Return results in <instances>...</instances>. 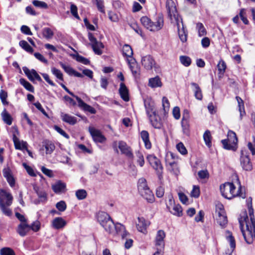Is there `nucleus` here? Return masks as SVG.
Here are the masks:
<instances>
[{
  "label": "nucleus",
  "mask_w": 255,
  "mask_h": 255,
  "mask_svg": "<svg viewBox=\"0 0 255 255\" xmlns=\"http://www.w3.org/2000/svg\"><path fill=\"white\" fill-rule=\"evenodd\" d=\"M8 207L6 204H0V208L3 214L7 216H10L12 215V211Z\"/></svg>",
  "instance_id": "49"
},
{
  "label": "nucleus",
  "mask_w": 255,
  "mask_h": 255,
  "mask_svg": "<svg viewBox=\"0 0 255 255\" xmlns=\"http://www.w3.org/2000/svg\"><path fill=\"white\" fill-rule=\"evenodd\" d=\"M89 131L92 136L94 141L96 142L103 143L106 140V137L101 133L100 130L92 127H89Z\"/></svg>",
  "instance_id": "14"
},
{
  "label": "nucleus",
  "mask_w": 255,
  "mask_h": 255,
  "mask_svg": "<svg viewBox=\"0 0 255 255\" xmlns=\"http://www.w3.org/2000/svg\"><path fill=\"white\" fill-rule=\"evenodd\" d=\"M137 157V162L140 167H142L144 164V159L142 153L139 151L135 152Z\"/></svg>",
  "instance_id": "48"
},
{
  "label": "nucleus",
  "mask_w": 255,
  "mask_h": 255,
  "mask_svg": "<svg viewBox=\"0 0 255 255\" xmlns=\"http://www.w3.org/2000/svg\"><path fill=\"white\" fill-rule=\"evenodd\" d=\"M180 62L185 66H189L191 63V60L190 58L187 56H180Z\"/></svg>",
  "instance_id": "51"
},
{
  "label": "nucleus",
  "mask_w": 255,
  "mask_h": 255,
  "mask_svg": "<svg viewBox=\"0 0 255 255\" xmlns=\"http://www.w3.org/2000/svg\"><path fill=\"white\" fill-rule=\"evenodd\" d=\"M217 68L219 71V78H222L227 68L226 63L223 60L221 59L220 60L217 65Z\"/></svg>",
  "instance_id": "34"
},
{
  "label": "nucleus",
  "mask_w": 255,
  "mask_h": 255,
  "mask_svg": "<svg viewBox=\"0 0 255 255\" xmlns=\"http://www.w3.org/2000/svg\"><path fill=\"white\" fill-rule=\"evenodd\" d=\"M43 143L46 149V154H51L54 150L55 146L51 141L45 140L43 142Z\"/></svg>",
  "instance_id": "37"
},
{
  "label": "nucleus",
  "mask_w": 255,
  "mask_h": 255,
  "mask_svg": "<svg viewBox=\"0 0 255 255\" xmlns=\"http://www.w3.org/2000/svg\"><path fill=\"white\" fill-rule=\"evenodd\" d=\"M96 2L98 9L101 12L104 13L105 11L104 9L103 0H96Z\"/></svg>",
  "instance_id": "62"
},
{
  "label": "nucleus",
  "mask_w": 255,
  "mask_h": 255,
  "mask_svg": "<svg viewBox=\"0 0 255 255\" xmlns=\"http://www.w3.org/2000/svg\"><path fill=\"white\" fill-rule=\"evenodd\" d=\"M148 116L151 124L154 128L159 129L161 128V120L159 116L156 114L155 112Z\"/></svg>",
  "instance_id": "19"
},
{
  "label": "nucleus",
  "mask_w": 255,
  "mask_h": 255,
  "mask_svg": "<svg viewBox=\"0 0 255 255\" xmlns=\"http://www.w3.org/2000/svg\"><path fill=\"white\" fill-rule=\"evenodd\" d=\"M165 162L168 169L170 172L176 176H177L179 174V169L177 162L175 161L174 156L173 153L169 152L166 153Z\"/></svg>",
  "instance_id": "6"
},
{
  "label": "nucleus",
  "mask_w": 255,
  "mask_h": 255,
  "mask_svg": "<svg viewBox=\"0 0 255 255\" xmlns=\"http://www.w3.org/2000/svg\"><path fill=\"white\" fill-rule=\"evenodd\" d=\"M119 148L122 154L126 155L128 158L131 159L133 158V155L130 147L125 141H119Z\"/></svg>",
  "instance_id": "17"
},
{
  "label": "nucleus",
  "mask_w": 255,
  "mask_h": 255,
  "mask_svg": "<svg viewBox=\"0 0 255 255\" xmlns=\"http://www.w3.org/2000/svg\"><path fill=\"white\" fill-rule=\"evenodd\" d=\"M175 21L177 27L178 35L180 40L182 42H186L187 40L188 32L187 30L185 29V27L183 23L182 18H180L179 21L175 20Z\"/></svg>",
  "instance_id": "11"
},
{
  "label": "nucleus",
  "mask_w": 255,
  "mask_h": 255,
  "mask_svg": "<svg viewBox=\"0 0 255 255\" xmlns=\"http://www.w3.org/2000/svg\"><path fill=\"white\" fill-rule=\"evenodd\" d=\"M139 193L148 202L153 203L154 201V195L149 188L143 190Z\"/></svg>",
  "instance_id": "24"
},
{
  "label": "nucleus",
  "mask_w": 255,
  "mask_h": 255,
  "mask_svg": "<svg viewBox=\"0 0 255 255\" xmlns=\"http://www.w3.org/2000/svg\"><path fill=\"white\" fill-rule=\"evenodd\" d=\"M119 93L122 99L126 102L129 101L128 91L123 83L120 84Z\"/></svg>",
  "instance_id": "28"
},
{
  "label": "nucleus",
  "mask_w": 255,
  "mask_h": 255,
  "mask_svg": "<svg viewBox=\"0 0 255 255\" xmlns=\"http://www.w3.org/2000/svg\"><path fill=\"white\" fill-rule=\"evenodd\" d=\"M13 197L11 194L5 190L0 189V204H6L10 206L12 203Z\"/></svg>",
  "instance_id": "13"
},
{
  "label": "nucleus",
  "mask_w": 255,
  "mask_h": 255,
  "mask_svg": "<svg viewBox=\"0 0 255 255\" xmlns=\"http://www.w3.org/2000/svg\"><path fill=\"white\" fill-rule=\"evenodd\" d=\"M88 39L90 41V44L94 52L96 54L99 55H101L102 54L101 49L103 48L104 47L103 44L101 42L98 41L91 32H89L88 33Z\"/></svg>",
  "instance_id": "10"
},
{
  "label": "nucleus",
  "mask_w": 255,
  "mask_h": 255,
  "mask_svg": "<svg viewBox=\"0 0 255 255\" xmlns=\"http://www.w3.org/2000/svg\"><path fill=\"white\" fill-rule=\"evenodd\" d=\"M1 115L2 120L5 124L9 126L12 124V118L5 109L1 113Z\"/></svg>",
  "instance_id": "38"
},
{
  "label": "nucleus",
  "mask_w": 255,
  "mask_h": 255,
  "mask_svg": "<svg viewBox=\"0 0 255 255\" xmlns=\"http://www.w3.org/2000/svg\"><path fill=\"white\" fill-rule=\"evenodd\" d=\"M236 99L238 102L239 111L240 112L241 119H242V117L246 114L245 111L244 103L243 100L239 96H236Z\"/></svg>",
  "instance_id": "39"
},
{
  "label": "nucleus",
  "mask_w": 255,
  "mask_h": 255,
  "mask_svg": "<svg viewBox=\"0 0 255 255\" xmlns=\"http://www.w3.org/2000/svg\"><path fill=\"white\" fill-rule=\"evenodd\" d=\"M65 187V184L61 182H58L52 186V190L56 193L62 192Z\"/></svg>",
  "instance_id": "40"
},
{
  "label": "nucleus",
  "mask_w": 255,
  "mask_h": 255,
  "mask_svg": "<svg viewBox=\"0 0 255 255\" xmlns=\"http://www.w3.org/2000/svg\"><path fill=\"white\" fill-rule=\"evenodd\" d=\"M0 255H15V254L12 249L4 247L0 250Z\"/></svg>",
  "instance_id": "47"
},
{
  "label": "nucleus",
  "mask_w": 255,
  "mask_h": 255,
  "mask_svg": "<svg viewBox=\"0 0 255 255\" xmlns=\"http://www.w3.org/2000/svg\"><path fill=\"white\" fill-rule=\"evenodd\" d=\"M19 83L22 85L27 91L34 93V88L33 86L28 81L23 78H21L19 80Z\"/></svg>",
  "instance_id": "41"
},
{
  "label": "nucleus",
  "mask_w": 255,
  "mask_h": 255,
  "mask_svg": "<svg viewBox=\"0 0 255 255\" xmlns=\"http://www.w3.org/2000/svg\"><path fill=\"white\" fill-rule=\"evenodd\" d=\"M192 91L194 92V96L197 100H201L203 98L202 92L199 85L196 83H191Z\"/></svg>",
  "instance_id": "25"
},
{
  "label": "nucleus",
  "mask_w": 255,
  "mask_h": 255,
  "mask_svg": "<svg viewBox=\"0 0 255 255\" xmlns=\"http://www.w3.org/2000/svg\"><path fill=\"white\" fill-rule=\"evenodd\" d=\"M66 204L65 201H60L56 204V207L60 212L64 211L66 209Z\"/></svg>",
  "instance_id": "61"
},
{
  "label": "nucleus",
  "mask_w": 255,
  "mask_h": 255,
  "mask_svg": "<svg viewBox=\"0 0 255 255\" xmlns=\"http://www.w3.org/2000/svg\"><path fill=\"white\" fill-rule=\"evenodd\" d=\"M137 187L138 192L149 188L147 185L146 180L145 178H141L138 180Z\"/></svg>",
  "instance_id": "42"
},
{
  "label": "nucleus",
  "mask_w": 255,
  "mask_h": 255,
  "mask_svg": "<svg viewBox=\"0 0 255 255\" xmlns=\"http://www.w3.org/2000/svg\"><path fill=\"white\" fill-rule=\"evenodd\" d=\"M51 72L52 74L54 75L58 79L61 81H63V74L60 70L53 67L51 69Z\"/></svg>",
  "instance_id": "57"
},
{
  "label": "nucleus",
  "mask_w": 255,
  "mask_h": 255,
  "mask_svg": "<svg viewBox=\"0 0 255 255\" xmlns=\"http://www.w3.org/2000/svg\"><path fill=\"white\" fill-rule=\"evenodd\" d=\"M32 4L36 7L45 9L48 8L47 4L44 1L35 0L32 1Z\"/></svg>",
  "instance_id": "53"
},
{
  "label": "nucleus",
  "mask_w": 255,
  "mask_h": 255,
  "mask_svg": "<svg viewBox=\"0 0 255 255\" xmlns=\"http://www.w3.org/2000/svg\"><path fill=\"white\" fill-rule=\"evenodd\" d=\"M176 148L181 154L183 155L187 154V150L182 142H180L178 143L176 145Z\"/></svg>",
  "instance_id": "52"
},
{
  "label": "nucleus",
  "mask_w": 255,
  "mask_h": 255,
  "mask_svg": "<svg viewBox=\"0 0 255 255\" xmlns=\"http://www.w3.org/2000/svg\"><path fill=\"white\" fill-rule=\"evenodd\" d=\"M149 225L148 221H146L143 217H138V222L136 223L137 230L141 232L145 231Z\"/></svg>",
  "instance_id": "27"
},
{
  "label": "nucleus",
  "mask_w": 255,
  "mask_h": 255,
  "mask_svg": "<svg viewBox=\"0 0 255 255\" xmlns=\"http://www.w3.org/2000/svg\"><path fill=\"white\" fill-rule=\"evenodd\" d=\"M140 136L144 143V145L147 149H150L151 144L149 139V133L146 130H142L140 132Z\"/></svg>",
  "instance_id": "32"
},
{
  "label": "nucleus",
  "mask_w": 255,
  "mask_h": 255,
  "mask_svg": "<svg viewBox=\"0 0 255 255\" xmlns=\"http://www.w3.org/2000/svg\"><path fill=\"white\" fill-rule=\"evenodd\" d=\"M30 231V225L26 223L19 224L16 229L17 233L21 237L25 236Z\"/></svg>",
  "instance_id": "22"
},
{
  "label": "nucleus",
  "mask_w": 255,
  "mask_h": 255,
  "mask_svg": "<svg viewBox=\"0 0 255 255\" xmlns=\"http://www.w3.org/2000/svg\"><path fill=\"white\" fill-rule=\"evenodd\" d=\"M189 118L188 112L187 110L184 111L182 116L181 126L184 133L186 135L189 133Z\"/></svg>",
  "instance_id": "18"
},
{
  "label": "nucleus",
  "mask_w": 255,
  "mask_h": 255,
  "mask_svg": "<svg viewBox=\"0 0 255 255\" xmlns=\"http://www.w3.org/2000/svg\"><path fill=\"white\" fill-rule=\"evenodd\" d=\"M140 21L142 24L149 29L150 31H158L161 29L164 24L163 18L162 15H159L156 19V21L153 22L151 21L147 16H142L140 18Z\"/></svg>",
  "instance_id": "2"
},
{
  "label": "nucleus",
  "mask_w": 255,
  "mask_h": 255,
  "mask_svg": "<svg viewBox=\"0 0 255 255\" xmlns=\"http://www.w3.org/2000/svg\"><path fill=\"white\" fill-rule=\"evenodd\" d=\"M148 86L152 88L160 87L162 86V82L158 76L150 78L149 79Z\"/></svg>",
  "instance_id": "33"
},
{
  "label": "nucleus",
  "mask_w": 255,
  "mask_h": 255,
  "mask_svg": "<svg viewBox=\"0 0 255 255\" xmlns=\"http://www.w3.org/2000/svg\"><path fill=\"white\" fill-rule=\"evenodd\" d=\"M76 196L78 200H81L85 199L87 196V193L84 189H79L76 192Z\"/></svg>",
  "instance_id": "46"
},
{
  "label": "nucleus",
  "mask_w": 255,
  "mask_h": 255,
  "mask_svg": "<svg viewBox=\"0 0 255 255\" xmlns=\"http://www.w3.org/2000/svg\"><path fill=\"white\" fill-rule=\"evenodd\" d=\"M203 139L205 144L208 147H211L212 146V136L211 132L209 130H206L203 134Z\"/></svg>",
  "instance_id": "36"
},
{
  "label": "nucleus",
  "mask_w": 255,
  "mask_h": 255,
  "mask_svg": "<svg viewBox=\"0 0 255 255\" xmlns=\"http://www.w3.org/2000/svg\"><path fill=\"white\" fill-rule=\"evenodd\" d=\"M42 35L45 38L49 39L52 38L54 33L50 28L45 27L42 30Z\"/></svg>",
  "instance_id": "43"
},
{
  "label": "nucleus",
  "mask_w": 255,
  "mask_h": 255,
  "mask_svg": "<svg viewBox=\"0 0 255 255\" xmlns=\"http://www.w3.org/2000/svg\"><path fill=\"white\" fill-rule=\"evenodd\" d=\"M123 55L127 57H130L133 54L131 47L128 44H125L123 48Z\"/></svg>",
  "instance_id": "44"
},
{
  "label": "nucleus",
  "mask_w": 255,
  "mask_h": 255,
  "mask_svg": "<svg viewBox=\"0 0 255 255\" xmlns=\"http://www.w3.org/2000/svg\"><path fill=\"white\" fill-rule=\"evenodd\" d=\"M97 219L105 231H110L114 226V223L110 216L106 212H100L98 214Z\"/></svg>",
  "instance_id": "5"
},
{
  "label": "nucleus",
  "mask_w": 255,
  "mask_h": 255,
  "mask_svg": "<svg viewBox=\"0 0 255 255\" xmlns=\"http://www.w3.org/2000/svg\"><path fill=\"white\" fill-rule=\"evenodd\" d=\"M22 69L28 79L31 82H33L35 79L39 82H42V79L34 69L30 70L26 67H23Z\"/></svg>",
  "instance_id": "15"
},
{
  "label": "nucleus",
  "mask_w": 255,
  "mask_h": 255,
  "mask_svg": "<svg viewBox=\"0 0 255 255\" xmlns=\"http://www.w3.org/2000/svg\"><path fill=\"white\" fill-rule=\"evenodd\" d=\"M62 120L70 125H74L77 123L76 118L71 116L68 114L62 113L61 114Z\"/></svg>",
  "instance_id": "30"
},
{
  "label": "nucleus",
  "mask_w": 255,
  "mask_h": 255,
  "mask_svg": "<svg viewBox=\"0 0 255 255\" xmlns=\"http://www.w3.org/2000/svg\"><path fill=\"white\" fill-rule=\"evenodd\" d=\"M147 160L150 165L156 171L159 178H160L162 176L163 167L159 159L153 155H148L147 156Z\"/></svg>",
  "instance_id": "8"
},
{
  "label": "nucleus",
  "mask_w": 255,
  "mask_h": 255,
  "mask_svg": "<svg viewBox=\"0 0 255 255\" xmlns=\"http://www.w3.org/2000/svg\"><path fill=\"white\" fill-rule=\"evenodd\" d=\"M144 105L146 110V114L149 115L155 112L154 110V104L149 99H146L144 100Z\"/></svg>",
  "instance_id": "31"
},
{
  "label": "nucleus",
  "mask_w": 255,
  "mask_h": 255,
  "mask_svg": "<svg viewBox=\"0 0 255 255\" xmlns=\"http://www.w3.org/2000/svg\"><path fill=\"white\" fill-rule=\"evenodd\" d=\"M227 240L230 243L231 250L234 251L236 248V243L234 237L232 235H229L227 237Z\"/></svg>",
  "instance_id": "64"
},
{
  "label": "nucleus",
  "mask_w": 255,
  "mask_h": 255,
  "mask_svg": "<svg viewBox=\"0 0 255 255\" xmlns=\"http://www.w3.org/2000/svg\"><path fill=\"white\" fill-rule=\"evenodd\" d=\"M220 191L222 195L225 198L231 199L239 196L243 198H245V194L242 193V187L240 185L239 189L236 191V187L232 183L227 182L220 186Z\"/></svg>",
  "instance_id": "1"
},
{
  "label": "nucleus",
  "mask_w": 255,
  "mask_h": 255,
  "mask_svg": "<svg viewBox=\"0 0 255 255\" xmlns=\"http://www.w3.org/2000/svg\"><path fill=\"white\" fill-rule=\"evenodd\" d=\"M141 63L146 70H151L155 65L154 59L150 55L143 57L141 59Z\"/></svg>",
  "instance_id": "21"
},
{
  "label": "nucleus",
  "mask_w": 255,
  "mask_h": 255,
  "mask_svg": "<svg viewBox=\"0 0 255 255\" xmlns=\"http://www.w3.org/2000/svg\"><path fill=\"white\" fill-rule=\"evenodd\" d=\"M3 175L6 178L10 187H13L15 185V180L12 174V171L9 167L3 168L2 170Z\"/></svg>",
  "instance_id": "20"
},
{
  "label": "nucleus",
  "mask_w": 255,
  "mask_h": 255,
  "mask_svg": "<svg viewBox=\"0 0 255 255\" xmlns=\"http://www.w3.org/2000/svg\"><path fill=\"white\" fill-rule=\"evenodd\" d=\"M41 224L39 221H35L33 222L31 225H30V230L36 232H38L40 229Z\"/></svg>",
  "instance_id": "56"
},
{
  "label": "nucleus",
  "mask_w": 255,
  "mask_h": 255,
  "mask_svg": "<svg viewBox=\"0 0 255 255\" xmlns=\"http://www.w3.org/2000/svg\"><path fill=\"white\" fill-rule=\"evenodd\" d=\"M196 28L198 30V34L200 36L206 34V31L202 23L200 22L197 23Z\"/></svg>",
  "instance_id": "55"
},
{
  "label": "nucleus",
  "mask_w": 255,
  "mask_h": 255,
  "mask_svg": "<svg viewBox=\"0 0 255 255\" xmlns=\"http://www.w3.org/2000/svg\"><path fill=\"white\" fill-rule=\"evenodd\" d=\"M240 163L243 169L246 171H251L253 169L249 153L246 150H242L241 151Z\"/></svg>",
  "instance_id": "9"
},
{
  "label": "nucleus",
  "mask_w": 255,
  "mask_h": 255,
  "mask_svg": "<svg viewBox=\"0 0 255 255\" xmlns=\"http://www.w3.org/2000/svg\"><path fill=\"white\" fill-rule=\"evenodd\" d=\"M76 59L78 62L82 63L85 65H89L90 64V61L89 59L80 55H77Z\"/></svg>",
  "instance_id": "63"
},
{
  "label": "nucleus",
  "mask_w": 255,
  "mask_h": 255,
  "mask_svg": "<svg viewBox=\"0 0 255 255\" xmlns=\"http://www.w3.org/2000/svg\"><path fill=\"white\" fill-rule=\"evenodd\" d=\"M227 136V139H223L221 141L223 147L228 150H236L238 142V138L236 133L232 130H229Z\"/></svg>",
  "instance_id": "4"
},
{
  "label": "nucleus",
  "mask_w": 255,
  "mask_h": 255,
  "mask_svg": "<svg viewBox=\"0 0 255 255\" xmlns=\"http://www.w3.org/2000/svg\"><path fill=\"white\" fill-rule=\"evenodd\" d=\"M109 234L115 235L118 234L122 237L123 239L126 238L128 233L125 230L124 226L120 223L114 224V226L111 228L110 231H107Z\"/></svg>",
  "instance_id": "12"
},
{
  "label": "nucleus",
  "mask_w": 255,
  "mask_h": 255,
  "mask_svg": "<svg viewBox=\"0 0 255 255\" xmlns=\"http://www.w3.org/2000/svg\"><path fill=\"white\" fill-rule=\"evenodd\" d=\"M214 217L217 223L222 227L225 228L227 224L228 220L223 205L218 203L216 205L215 212Z\"/></svg>",
  "instance_id": "3"
},
{
  "label": "nucleus",
  "mask_w": 255,
  "mask_h": 255,
  "mask_svg": "<svg viewBox=\"0 0 255 255\" xmlns=\"http://www.w3.org/2000/svg\"><path fill=\"white\" fill-rule=\"evenodd\" d=\"M130 69L135 78L139 77L140 75V67L136 62H128Z\"/></svg>",
  "instance_id": "29"
},
{
  "label": "nucleus",
  "mask_w": 255,
  "mask_h": 255,
  "mask_svg": "<svg viewBox=\"0 0 255 255\" xmlns=\"http://www.w3.org/2000/svg\"><path fill=\"white\" fill-rule=\"evenodd\" d=\"M76 100L78 102V106L85 111L89 112L91 114H93L96 113V111L94 108L86 104L79 97H76Z\"/></svg>",
  "instance_id": "23"
},
{
  "label": "nucleus",
  "mask_w": 255,
  "mask_h": 255,
  "mask_svg": "<svg viewBox=\"0 0 255 255\" xmlns=\"http://www.w3.org/2000/svg\"><path fill=\"white\" fill-rule=\"evenodd\" d=\"M165 238V233L164 231L162 230L158 231L155 239V245L156 248L158 247L159 248L164 249Z\"/></svg>",
  "instance_id": "16"
},
{
  "label": "nucleus",
  "mask_w": 255,
  "mask_h": 255,
  "mask_svg": "<svg viewBox=\"0 0 255 255\" xmlns=\"http://www.w3.org/2000/svg\"><path fill=\"white\" fill-rule=\"evenodd\" d=\"M162 107L164 114L168 113L169 110L170 104L168 100L165 97L162 98Z\"/></svg>",
  "instance_id": "50"
},
{
  "label": "nucleus",
  "mask_w": 255,
  "mask_h": 255,
  "mask_svg": "<svg viewBox=\"0 0 255 255\" xmlns=\"http://www.w3.org/2000/svg\"><path fill=\"white\" fill-rule=\"evenodd\" d=\"M77 7L74 4H71L70 6V11L72 15L77 18V19H80V17L78 15L77 12Z\"/></svg>",
  "instance_id": "60"
},
{
  "label": "nucleus",
  "mask_w": 255,
  "mask_h": 255,
  "mask_svg": "<svg viewBox=\"0 0 255 255\" xmlns=\"http://www.w3.org/2000/svg\"><path fill=\"white\" fill-rule=\"evenodd\" d=\"M66 224V221L61 217L55 218L52 223L53 227L57 230L63 228Z\"/></svg>",
  "instance_id": "26"
},
{
  "label": "nucleus",
  "mask_w": 255,
  "mask_h": 255,
  "mask_svg": "<svg viewBox=\"0 0 255 255\" xmlns=\"http://www.w3.org/2000/svg\"><path fill=\"white\" fill-rule=\"evenodd\" d=\"M200 191L199 187L198 186L194 185L193 189L191 192V196L192 197L198 198L200 195Z\"/></svg>",
  "instance_id": "58"
},
{
  "label": "nucleus",
  "mask_w": 255,
  "mask_h": 255,
  "mask_svg": "<svg viewBox=\"0 0 255 255\" xmlns=\"http://www.w3.org/2000/svg\"><path fill=\"white\" fill-rule=\"evenodd\" d=\"M169 211L174 215L178 217L182 216V209L181 206L179 204H174L171 209H168Z\"/></svg>",
  "instance_id": "35"
},
{
  "label": "nucleus",
  "mask_w": 255,
  "mask_h": 255,
  "mask_svg": "<svg viewBox=\"0 0 255 255\" xmlns=\"http://www.w3.org/2000/svg\"><path fill=\"white\" fill-rule=\"evenodd\" d=\"M61 67L64 70V71L68 73L70 75H72L74 72V70L71 68L70 66L66 65L63 63L61 62L60 63Z\"/></svg>",
  "instance_id": "59"
},
{
  "label": "nucleus",
  "mask_w": 255,
  "mask_h": 255,
  "mask_svg": "<svg viewBox=\"0 0 255 255\" xmlns=\"http://www.w3.org/2000/svg\"><path fill=\"white\" fill-rule=\"evenodd\" d=\"M166 8L168 16L172 21H179V19L181 18L177 12L175 3L173 0H166Z\"/></svg>",
  "instance_id": "7"
},
{
  "label": "nucleus",
  "mask_w": 255,
  "mask_h": 255,
  "mask_svg": "<svg viewBox=\"0 0 255 255\" xmlns=\"http://www.w3.org/2000/svg\"><path fill=\"white\" fill-rule=\"evenodd\" d=\"M239 16L245 24H249V20L246 17V9L242 8L239 13Z\"/></svg>",
  "instance_id": "54"
},
{
  "label": "nucleus",
  "mask_w": 255,
  "mask_h": 255,
  "mask_svg": "<svg viewBox=\"0 0 255 255\" xmlns=\"http://www.w3.org/2000/svg\"><path fill=\"white\" fill-rule=\"evenodd\" d=\"M19 44L22 48L28 52L32 53L33 51V48L25 40L20 41Z\"/></svg>",
  "instance_id": "45"
}]
</instances>
